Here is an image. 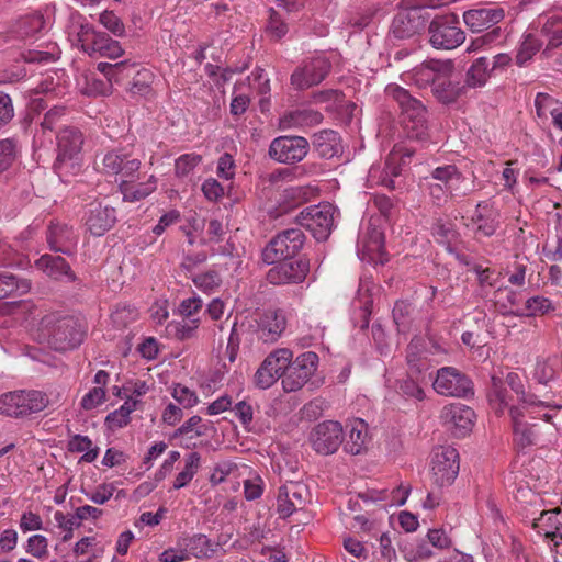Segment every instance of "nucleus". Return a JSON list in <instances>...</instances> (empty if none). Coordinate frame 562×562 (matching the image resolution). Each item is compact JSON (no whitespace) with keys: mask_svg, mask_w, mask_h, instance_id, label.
Masks as SVG:
<instances>
[{"mask_svg":"<svg viewBox=\"0 0 562 562\" xmlns=\"http://www.w3.org/2000/svg\"><path fill=\"white\" fill-rule=\"evenodd\" d=\"M310 150V143L303 136L282 135L276 137L269 146V157L284 165H294L302 161Z\"/></svg>","mask_w":562,"mask_h":562,"instance_id":"obj_10","label":"nucleus"},{"mask_svg":"<svg viewBox=\"0 0 562 562\" xmlns=\"http://www.w3.org/2000/svg\"><path fill=\"white\" fill-rule=\"evenodd\" d=\"M266 273V280L273 285L300 284L310 272V259L305 256L280 259Z\"/></svg>","mask_w":562,"mask_h":562,"instance_id":"obj_8","label":"nucleus"},{"mask_svg":"<svg viewBox=\"0 0 562 562\" xmlns=\"http://www.w3.org/2000/svg\"><path fill=\"white\" fill-rule=\"evenodd\" d=\"M195 286L204 292H210L214 288H217L221 283V279L215 271H207L193 278Z\"/></svg>","mask_w":562,"mask_h":562,"instance_id":"obj_61","label":"nucleus"},{"mask_svg":"<svg viewBox=\"0 0 562 562\" xmlns=\"http://www.w3.org/2000/svg\"><path fill=\"white\" fill-rule=\"evenodd\" d=\"M49 404L47 394L38 390H16L0 395V414L24 418L44 411Z\"/></svg>","mask_w":562,"mask_h":562,"instance_id":"obj_3","label":"nucleus"},{"mask_svg":"<svg viewBox=\"0 0 562 562\" xmlns=\"http://www.w3.org/2000/svg\"><path fill=\"white\" fill-rule=\"evenodd\" d=\"M292 357L293 353L290 349L282 348L271 352L265 360H270V371L272 370L274 374H278V378L282 376L283 379L285 376L286 371L289 370Z\"/></svg>","mask_w":562,"mask_h":562,"instance_id":"obj_42","label":"nucleus"},{"mask_svg":"<svg viewBox=\"0 0 562 562\" xmlns=\"http://www.w3.org/2000/svg\"><path fill=\"white\" fill-rule=\"evenodd\" d=\"M45 21L41 13L21 16L13 25V32L21 38L35 35L44 27Z\"/></svg>","mask_w":562,"mask_h":562,"instance_id":"obj_35","label":"nucleus"},{"mask_svg":"<svg viewBox=\"0 0 562 562\" xmlns=\"http://www.w3.org/2000/svg\"><path fill=\"white\" fill-rule=\"evenodd\" d=\"M136 68L135 64L128 63V60H123L115 64L110 63H99L98 70L102 72L109 82L120 83L124 79H127L134 72Z\"/></svg>","mask_w":562,"mask_h":562,"instance_id":"obj_33","label":"nucleus"},{"mask_svg":"<svg viewBox=\"0 0 562 562\" xmlns=\"http://www.w3.org/2000/svg\"><path fill=\"white\" fill-rule=\"evenodd\" d=\"M439 74H431V93L442 104L454 103L467 92L465 86L453 79V64L451 60L445 63H432Z\"/></svg>","mask_w":562,"mask_h":562,"instance_id":"obj_9","label":"nucleus"},{"mask_svg":"<svg viewBox=\"0 0 562 562\" xmlns=\"http://www.w3.org/2000/svg\"><path fill=\"white\" fill-rule=\"evenodd\" d=\"M434 390L445 396L468 397L473 395L472 381L453 367H443L437 371Z\"/></svg>","mask_w":562,"mask_h":562,"instance_id":"obj_11","label":"nucleus"},{"mask_svg":"<svg viewBox=\"0 0 562 562\" xmlns=\"http://www.w3.org/2000/svg\"><path fill=\"white\" fill-rule=\"evenodd\" d=\"M303 505L302 491L297 485H283L279 488L277 512L280 518L290 517L294 512L302 508Z\"/></svg>","mask_w":562,"mask_h":562,"instance_id":"obj_25","label":"nucleus"},{"mask_svg":"<svg viewBox=\"0 0 562 562\" xmlns=\"http://www.w3.org/2000/svg\"><path fill=\"white\" fill-rule=\"evenodd\" d=\"M459 452L453 447H441L434 453L431 474L437 486L451 485L459 473Z\"/></svg>","mask_w":562,"mask_h":562,"instance_id":"obj_15","label":"nucleus"},{"mask_svg":"<svg viewBox=\"0 0 562 562\" xmlns=\"http://www.w3.org/2000/svg\"><path fill=\"white\" fill-rule=\"evenodd\" d=\"M413 307L406 301H397L393 307L392 316L398 331H406L412 321Z\"/></svg>","mask_w":562,"mask_h":562,"instance_id":"obj_44","label":"nucleus"},{"mask_svg":"<svg viewBox=\"0 0 562 562\" xmlns=\"http://www.w3.org/2000/svg\"><path fill=\"white\" fill-rule=\"evenodd\" d=\"M202 160V157L196 154H186L180 156L175 164V171L178 177L187 176L193 170Z\"/></svg>","mask_w":562,"mask_h":562,"instance_id":"obj_56","label":"nucleus"},{"mask_svg":"<svg viewBox=\"0 0 562 562\" xmlns=\"http://www.w3.org/2000/svg\"><path fill=\"white\" fill-rule=\"evenodd\" d=\"M312 190L308 187H291L283 191L281 203L284 211L295 209L310 200Z\"/></svg>","mask_w":562,"mask_h":562,"instance_id":"obj_40","label":"nucleus"},{"mask_svg":"<svg viewBox=\"0 0 562 562\" xmlns=\"http://www.w3.org/2000/svg\"><path fill=\"white\" fill-rule=\"evenodd\" d=\"M491 68L486 57H480L473 61L465 75V90L468 88H477L486 83L491 76Z\"/></svg>","mask_w":562,"mask_h":562,"instance_id":"obj_31","label":"nucleus"},{"mask_svg":"<svg viewBox=\"0 0 562 562\" xmlns=\"http://www.w3.org/2000/svg\"><path fill=\"white\" fill-rule=\"evenodd\" d=\"M330 65L324 59H314L291 75V83L300 90L321 83L329 74Z\"/></svg>","mask_w":562,"mask_h":562,"instance_id":"obj_19","label":"nucleus"},{"mask_svg":"<svg viewBox=\"0 0 562 562\" xmlns=\"http://www.w3.org/2000/svg\"><path fill=\"white\" fill-rule=\"evenodd\" d=\"M533 376L540 384H547L554 379L555 369L547 360L538 361L535 368Z\"/></svg>","mask_w":562,"mask_h":562,"instance_id":"obj_64","label":"nucleus"},{"mask_svg":"<svg viewBox=\"0 0 562 562\" xmlns=\"http://www.w3.org/2000/svg\"><path fill=\"white\" fill-rule=\"evenodd\" d=\"M86 335V325L74 315L52 312L38 323V337L56 351L72 350L81 345Z\"/></svg>","mask_w":562,"mask_h":562,"instance_id":"obj_1","label":"nucleus"},{"mask_svg":"<svg viewBox=\"0 0 562 562\" xmlns=\"http://www.w3.org/2000/svg\"><path fill=\"white\" fill-rule=\"evenodd\" d=\"M506 384L510 387L512 391H514L518 395V398L521 403L527 405H540L550 407L549 403L538 401L535 394L526 393L524 391L521 379L517 373H508L506 376Z\"/></svg>","mask_w":562,"mask_h":562,"instance_id":"obj_41","label":"nucleus"},{"mask_svg":"<svg viewBox=\"0 0 562 562\" xmlns=\"http://www.w3.org/2000/svg\"><path fill=\"white\" fill-rule=\"evenodd\" d=\"M99 22L114 36L121 37L125 34L123 21L113 11H103L99 16Z\"/></svg>","mask_w":562,"mask_h":562,"instance_id":"obj_50","label":"nucleus"},{"mask_svg":"<svg viewBox=\"0 0 562 562\" xmlns=\"http://www.w3.org/2000/svg\"><path fill=\"white\" fill-rule=\"evenodd\" d=\"M363 247L371 260L379 261L381 265H384L387 261L385 252V237L384 233L380 228L375 226L368 227Z\"/></svg>","mask_w":562,"mask_h":562,"instance_id":"obj_28","label":"nucleus"},{"mask_svg":"<svg viewBox=\"0 0 562 562\" xmlns=\"http://www.w3.org/2000/svg\"><path fill=\"white\" fill-rule=\"evenodd\" d=\"M429 20L430 14L423 7L402 10L393 18L391 31L396 38H411L420 34L426 29Z\"/></svg>","mask_w":562,"mask_h":562,"instance_id":"obj_13","label":"nucleus"},{"mask_svg":"<svg viewBox=\"0 0 562 562\" xmlns=\"http://www.w3.org/2000/svg\"><path fill=\"white\" fill-rule=\"evenodd\" d=\"M505 18V12L502 8H481L471 9L463 13V21L465 25L473 33H481L499 23Z\"/></svg>","mask_w":562,"mask_h":562,"instance_id":"obj_21","label":"nucleus"},{"mask_svg":"<svg viewBox=\"0 0 562 562\" xmlns=\"http://www.w3.org/2000/svg\"><path fill=\"white\" fill-rule=\"evenodd\" d=\"M138 401L128 398L125 403L105 417V425L110 428H122L126 426L131 418L130 415L135 411Z\"/></svg>","mask_w":562,"mask_h":562,"instance_id":"obj_38","label":"nucleus"},{"mask_svg":"<svg viewBox=\"0 0 562 562\" xmlns=\"http://www.w3.org/2000/svg\"><path fill=\"white\" fill-rule=\"evenodd\" d=\"M116 223V211L110 205L92 203L87 212L85 225L91 235L100 237Z\"/></svg>","mask_w":562,"mask_h":562,"instance_id":"obj_18","label":"nucleus"},{"mask_svg":"<svg viewBox=\"0 0 562 562\" xmlns=\"http://www.w3.org/2000/svg\"><path fill=\"white\" fill-rule=\"evenodd\" d=\"M560 509L554 508L549 512H541L540 517L535 519L532 527L537 529L538 533H543L542 529L555 530L557 525L560 526L562 520L559 518Z\"/></svg>","mask_w":562,"mask_h":562,"instance_id":"obj_47","label":"nucleus"},{"mask_svg":"<svg viewBox=\"0 0 562 562\" xmlns=\"http://www.w3.org/2000/svg\"><path fill=\"white\" fill-rule=\"evenodd\" d=\"M199 324V318H190L189 321H186V318H183L181 322H170L167 325L166 330L168 336L175 337L176 339L183 341L192 338L195 335Z\"/></svg>","mask_w":562,"mask_h":562,"instance_id":"obj_37","label":"nucleus"},{"mask_svg":"<svg viewBox=\"0 0 562 562\" xmlns=\"http://www.w3.org/2000/svg\"><path fill=\"white\" fill-rule=\"evenodd\" d=\"M318 360L317 353L313 351L303 352L294 361L291 360L289 370L282 379L283 390L290 393L302 389L315 373Z\"/></svg>","mask_w":562,"mask_h":562,"instance_id":"obj_12","label":"nucleus"},{"mask_svg":"<svg viewBox=\"0 0 562 562\" xmlns=\"http://www.w3.org/2000/svg\"><path fill=\"white\" fill-rule=\"evenodd\" d=\"M429 44L436 49H454L465 41V33L460 27L457 14H437L429 20Z\"/></svg>","mask_w":562,"mask_h":562,"instance_id":"obj_5","label":"nucleus"},{"mask_svg":"<svg viewBox=\"0 0 562 562\" xmlns=\"http://www.w3.org/2000/svg\"><path fill=\"white\" fill-rule=\"evenodd\" d=\"M81 491L94 504L103 505L114 495L116 488L113 483H102L91 493L83 488Z\"/></svg>","mask_w":562,"mask_h":562,"instance_id":"obj_55","label":"nucleus"},{"mask_svg":"<svg viewBox=\"0 0 562 562\" xmlns=\"http://www.w3.org/2000/svg\"><path fill=\"white\" fill-rule=\"evenodd\" d=\"M131 77L132 81L130 82L128 91L132 94L145 97L150 93L154 75L149 69H134Z\"/></svg>","mask_w":562,"mask_h":562,"instance_id":"obj_36","label":"nucleus"},{"mask_svg":"<svg viewBox=\"0 0 562 562\" xmlns=\"http://www.w3.org/2000/svg\"><path fill=\"white\" fill-rule=\"evenodd\" d=\"M31 290V281L20 279L12 272L0 271V300L21 296Z\"/></svg>","mask_w":562,"mask_h":562,"instance_id":"obj_29","label":"nucleus"},{"mask_svg":"<svg viewBox=\"0 0 562 562\" xmlns=\"http://www.w3.org/2000/svg\"><path fill=\"white\" fill-rule=\"evenodd\" d=\"M322 120L323 115L318 111L312 109H297L285 113L281 119L280 124L282 128L292 126H313L319 124Z\"/></svg>","mask_w":562,"mask_h":562,"instance_id":"obj_30","label":"nucleus"},{"mask_svg":"<svg viewBox=\"0 0 562 562\" xmlns=\"http://www.w3.org/2000/svg\"><path fill=\"white\" fill-rule=\"evenodd\" d=\"M339 134L333 130H323L312 137V146L321 158L330 159L340 150Z\"/></svg>","mask_w":562,"mask_h":562,"instance_id":"obj_27","label":"nucleus"},{"mask_svg":"<svg viewBox=\"0 0 562 562\" xmlns=\"http://www.w3.org/2000/svg\"><path fill=\"white\" fill-rule=\"evenodd\" d=\"M306 236L301 228H286L273 236L262 250V260L272 265L280 259H293L302 250Z\"/></svg>","mask_w":562,"mask_h":562,"instance_id":"obj_6","label":"nucleus"},{"mask_svg":"<svg viewBox=\"0 0 562 562\" xmlns=\"http://www.w3.org/2000/svg\"><path fill=\"white\" fill-rule=\"evenodd\" d=\"M201 456L198 452H190L186 458L184 469L178 473L173 488L179 490L184 487L190 483L193 479L194 474L198 472L200 468Z\"/></svg>","mask_w":562,"mask_h":562,"instance_id":"obj_39","label":"nucleus"},{"mask_svg":"<svg viewBox=\"0 0 562 562\" xmlns=\"http://www.w3.org/2000/svg\"><path fill=\"white\" fill-rule=\"evenodd\" d=\"M36 266L43 270L48 277L55 280L75 281L76 276L70 265L59 255H43L36 261Z\"/></svg>","mask_w":562,"mask_h":562,"instance_id":"obj_24","label":"nucleus"},{"mask_svg":"<svg viewBox=\"0 0 562 562\" xmlns=\"http://www.w3.org/2000/svg\"><path fill=\"white\" fill-rule=\"evenodd\" d=\"M472 222L477 224V232L490 237L499 226V212L492 205L480 202L472 216Z\"/></svg>","mask_w":562,"mask_h":562,"instance_id":"obj_26","label":"nucleus"},{"mask_svg":"<svg viewBox=\"0 0 562 562\" xmlns=\"http://www.w3.org/2000/svg\"><path fill=\"white\" fill-rule=\"evenodd\" d=\"M407 562H418V561H425L434 557L432 547L430 543L425 540L420 539L417 541L414 553L409 552L407 553Z\"/></svg>","mask_w":562,"mask_h":562,"instance_id":"obj_62","label":"nucleus"},{"mask_svg":"<svg viewBox=\"0 0 562 562\" xmlns=\"http://www.w3.org/2000/svg\"><path fill=\"white\" fill-rule=\"evenodd\" d=\"M387 95L392 97L402 109L403 123L407 137L424 142L428 137L427 132V109L409 92L396 85H389L385 89Z\"/></svg>","mask_w":562,"mask_h":562,"instance_id":"obj_2","label":"nucleus"},{"mask_svg":"<svg viewBox=\"0 0 562 562\" xmlns=\"http://www.w3.org/2000/svg\"><path fill=\"white\" fill-rule=\"evenodd\" d=\"M270 360H263V362L255 373V385L261 390L269 389L279 379L278 374H274L272 370L270 371Z\"/></svg>","mask_w":562,"mask_h":562,"instance_id":"obj_48","label":"nucleus"},{"mask_svg":"<svg viewBox=\"0 0 562 562\" xmlns=\"http://www.w3.org/2000/svg\"><path fill=\"white\" fill-rule=\"evenodd\" d=\"M428 181L429 194L437 205L446 202L447 196H465L468 192L461 191L459 184L464 180L454 165L437 167L431 171Z\"/></svg>","mask_w":562,"mask_h":562,"instance_id":"obj_7","label":"nucleus"},{"mask_svg":"<svg viewBox=\"0 0 562 562\" xmlns=\"http://www.w3.org/2000/svg\"><path fill=\"white\" fill-rule=\"evenodd\" d=\"M207 430L209 427L206 424H203L202 418L198 415H194L184 422L179 428H177L170 438L177 439L191 431H194L195 437H202L207 434Z\"/></svg>","mask_w":562,"mask_h":562,"instance_id":"obj_45","label":"nucleus"},{"mask_svg":"<svg viewBox=\"0 0 562 562\" xmlns=\"http://www.w3.org/2000/svg\"><path fill=\"white\" fill-rule=\"evenodd\" d=\"M47 538L43 535L31 536L27 540L26 552L35 558L43 559L47 557Z\"/></svg>","mask_w":562,"mask_h":562,"instance_id":"obj_58","label":"nucleus"},{"mask_svg":"<svg viewBox=\"0 0 562 562\" xmlns=\"http://www.w3.org/2000/svg\"><path fill=\"white\" fill-rule=\"evenodd\" d=\"M183 549L186 558L210 559L214 555L220 543H213L205 535L198 533L184 537L178 543Z\"/></svg>","mask_w":562,"mask_h":562,"instance_id":"obj_23","label":"nucleus"},{"mask_svg":"<svg viewBox=\"0 0 562 562\" xmlns=\"http://www.w3.org/2000/svg\"><path fill=\"white\" fill-rule=\"evenodd\" d=\"M47 243L55 252L72 255L77 244V236L66 224L52 223L47 229Z\"/></svg>","mask_w":562,"mask_h":562,"instance_id":"obj_22","label":"nucleus"},{"mask_svg":"<svg viewBox=\"0 0 562 562\" xmlns=\"http://www.w3.org/2000/svg\"><path fill=\"white\" fill-rule=\"evenodd\" d=\"M16 158V140L4 138L0 140V173L5 171Z\"/></svg>","mask_w":562,"mask_h":562,"instance_id":"obj_46","label":"nucleus"},{"mask_svg":"<svg viewBox=\"0 0 562 562\" xmlns=\"http://www.w3.org/2000/svg\"><path fill=\"white\" fill-rule=\"evenodd\" d=\"M101 33L92 24L81 23L77 33V42L81 45L82 50L88 53L91 48V43L97 41Z\"/></svg>","mask_w":562,"mask_h":562,"instance_id":"obj_54","label":"nucleus"},{"mask_svg":"<svg viewBox=\"0 0 562 562\" xmlns=\"http://www.w3.org/2000/svg\"><path fill=\"white\" fill-rule=\"evenodd\" d=\"M308 439L317 453L333 454L344 441L342 426L334 420L319 423L311 430Z\"/></svg>","mask_w":562,"mask_h":562,"instance_id":"obj_14","label":"nucleus"},{"mask_svg":"<svg viewBox=\"0 0 562 562\" xmlns=\"http://www.w3.org/2000/svg\"><path fill=\"white\" fill-rule=\"evenodd\" d=\"M286 327L282 310H267L257 321V336L263 342H276Z\"/></svg>","mask_w":562,"mask_h":562,"instance_id":"obj_20","label":"nucleus"},{"mask_svg":"<svg viewBox=\"0 0 562 562\" xmlns=\"http://www.w3.org/2000/svg\"><path fill=\"white\" fill-rule=\"evenodd\" d=\"M338 209L329 202L311 205L296 215V222L301 227L311 232L317 241H326L335 228Z\"/></svg>","mask_w":562,"mask_h":562,"instance_id":"obj_4","label":"nucleus"},{"mask_svg":"<svg viewBox=\"0 0 562 562\" xmlns=\"http://www.w3.org/2000/svg\"><path fill=\"white\" fill-rule=\"evenodd\" d=\"M105 401V391L103 387L98 386L91 389L81 400V407L83 409H92Z\"/></svg>","mask_w":562,"mask_h":562,"instance_id":"obj_63","label":"nucleus"},{"mask_svg":"<svg viewBox=\"0 0 562 562\" xmlns=\"http://www.w3.org/2000/svg\"><path fill=\"white\" fill-rule=\"evenodd\" d=\"M124 53L123 48L120 45V42L110 37L109 34L102 32L101 35L97 38V41L91 43V48L88 54L92 56L93 54H99L102 57H108L115 59Z\"/></svg>","mask_w":562,"mask_h":562,"instance_id":"obj_32","label":"nucleus"},{"mask_svg":"<svg viewBox=\"0 0 562 562\" xmlns=\"http://www.w3.org/2000/svg\"><path fill=\"white\" fill-rule=\"evenodd\" d=\"M56 138L58 154L54 168L59 169L65 161L74 159L80 153L83 135L79 128L66 126L57 133Z\"/></svg>","mask_w":562,"mask_h":562,"instance_id":"obj_17","label":"nucleus"},{"mask_svg":"<svg viewBox=\"0 0 562 562\" xmlns=\"http://www.w3.org/2000/svg\"><path fill=\"white\" fill-rule=\"evenodd\" d=\"M367 424L362 419H357L351 424L349 437L345 442L346 452L357 456L362 452L367 438Z\"/></svg>","mask_w":562,"mask_h":562,"instance_id":"obj_34","label":"nucleus"},{"mask_svg":"<svg viewBox=\"0 0 562 562\" xmlns=\"http://www.w3.org/2000/svg\"><path fill=\"white\" fill-rule=\"evenodd\" d=\"M441 419L447 430L456 438H464L474 425V411L463 404H450L441 412Z\"/></svg>","mask_w":562,"mask_h":562,"instance_id":"obj_16","label":"nucleus"},{"mask_svg":"<svg viewBox=\"0 0 562 562\" xmlns=\"http://www.w3.org/2000/svg\"><path fill=\"white\" fill-rule=\"evenodd\" d=\"M542 32L549 38L550 47H558L562 44V18H551L542 26Z\"/></svg>","mask_w":562,"mask_h":562,"instance_id":"obj_49","label":"nucleus"},{"mask_svg":"<svg viewBox=\"0 0 562 562\" xmlns=\"http://www.w3.org/2000/svg\"><path fill=\"white\" fill-rule=\"evenodd\" d=\"M541 41L533 34H527L516 54V64L522 67L541 48Z\"/></svg>","mask_w":562,"mask_h":562,"instance_id":"obj_43","label":"nucleus"},{"mask_svg":"<svg viewBox=\"0 0 562 562\" xmlns=\"http://www.w3.org/2000/svg\"><path fill=\"white\" fill-rule=\"evenodd\" d=\"M65 106H54L45 113L41 122V130L43 134L54 132L59 127L60 121L65 116Z\"/></svg>","mask_w":562,"mask_h":562,"instance_id":"obj_51","label":"nucleus"},{"mask_svg":"<svg viewBox=\"0 0 562 562\" xmlns=\"http://www.w3.org/2000/svg\"><path fill=\"white\" fill-rule=\"evenodd\" d=\"M520 429H514L516 440L521 448L538 443V426L524 424Z\"/></svg>","mask_w":562,"mask_h":562,"instance_id":"obj_52","label":"nucleus"},{"mask_svg":"<svg viewBox=\"0 0 562 562\" xmlns=\"http://www.w3.org/2000/svg\"><path fill=\"white\" fill-rule=\"evenodd\" d=\"M14 117V106L11 97L0 91V130Z\"/></svg>","mask_w":562,"mask_h":562,"instance_id":"obj_60","label":"nucleus"},{"mask_svg":"<svg viewBox=\"0 0 562 562\" xmlns=\"http://www.w3.org/2000/svg\"><path fill=\"white\" fill-rule=\"evenodd\" d=\"M172 397L183 408H191L199 403L196 393L182 384H176L172 391Z\"/></svg>","mask_w":562,"mask_h":562,"instance_id":"obj_53","label":"nucleus"},{"mask_svg":"<svg viewBox=\"0 0 562 562\" xmlns=\"http://www.w3.org/2000/svg\"><path fill=\"white\" fill-rule=\"evenodd\" d=\"M400 390L403 394L419 401L425 396L424 390L419 384V376L416 375H408L407 379L403 380L400 384Z\"/></svg>","mask_w":562,"mask_h":562,"instance_id":"obj_59","label":"nucleus"},{"mask_svg":"<svg viewBox=\"0 0 562 562\" xmlns=\"http://www.w3.org/2000/svg\"><path fill=\"white\" fill-rule=\"evenodd\" d=\"M54 519L58 527L65 531V535L61 539L64 542L71 540L74 537V529L81 526V522L78 519H75V515L70 518H67L61 512H56L54 514Z\"/></svg>","mask_w":562,"mask_h":562,"instance_id":"obj_57","label":"nucleus"}]
</instances>
